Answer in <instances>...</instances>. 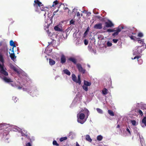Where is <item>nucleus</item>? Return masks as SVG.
I'll return each mask as SVG.
<instances>
[{"label": "nucleus", "mask_w": 146, "mask_h": 146, "mask_svg": "<svg viewBox=\"0 0 146 146\" xmlns=\"http://www.w3.org/2000/svg\"><path fill=\"white\" fill-rule=\"evenodd\" d=\"M138 36L139 37H142L143 36V34L141 32H139L138 34Z\"/></svg>", "instance_id": "37"}, {"label": "nucleus", "mask_w": 146, "mask_h": 146, "mask_svg": "<svg viewBox=\"0 0 146 146\" xmlns=\"http://www.w3.org/2000/svg\"><path fill=\"white\" fill-rule=\"evenodd\" d=\"M25 146H32V145L30 143H28L26 144Z\"/></svg>", "instance_id": "46"}, {"label": "nucleus", "mask_w": 146, "mask_h": 146, "mask_svg": "<svg viewBox=\"0 0 146 146\" xmlns=\"http://www.w3.org/2000/svg\"><path fill=\"white\" fill-rule=\"evenodd\" d=\"M131 123L133 125H135L136 124V121L135 120H132L131 121Z\"/></svg>", "instance_id": "44"}, {"label": "nucleus", "mask_w": 146, "mask_h": 146, "mask_svg": "<svg viewBox=\"0 0 146 146\" xmlns=\"http://www.w3.org/2000/svg\"><path fill=\"white\" fill-rule=\"evenodd\" d=\"M64 73L68 75H70L71 74L70 72L67 69H65L64 70Z\"/></svg>", "instance_id": "23"}, {"label": "nucleus", "mask_w": 146, "mask_h": 146, "mask_svg": "<svg viewBox=\"0 0 146 146\" xmlns=\"http://www.w3.org/2000/svg\"><path fill=\"white\" fill-rule=\"evenodd\" d=\"M78 116L79 118L78 119V121L81 123L83 124L84 121H81V120H83L84 119L85 117V115L84 113H80V114L79 115V114H78Z\"/></svg>", "instance_id": "5"}, {"label": "nucleus", "mask_w": 146, "mask_h": 146, "mask_svg": "<svg viewBox=\"0 0 146 146\" xmlns=\"http://www.w3.org/2000/svg\"><path fill=\"white\" fill-rule=\"evenodd\" d=\"M142 46L141 45V46H138L135 48L136 49L135 50L133 53V55H136L142 52V50L140 49V48Z\"/></svg>", "instance_id": "7"}, {"label": "nucleus", "mask_w": 146, "mask_h": 146, "mask_svg": "<svg viewBox=\"0 0 146 146\" xmlns=\"http://www.w3.org/2000/svg\"><path fill=\"white\" fill-rule=\"evenodd\" d=\"M129 36L130 38L131 39L133 40H135V39L136 38V37L133 36L132 35Z\"/></svg>", "instance_id": "36"}, {"label": "nucleus", "mask_w": 146, "mask_h": 146, "mask_svg": "<svg viewBox=\"0 0 146 146\" xmlns=\"http://www.w3.org/2000/svg\"><path fill=\"white\" fill-rule=\"evenodd\" d=\"M108 113L111 116H113L114 115V113L112 111L110 110H108Z\"/></svg>", "instance_id": "24"}, {"label": "nucleus", "mask_w": 146, "mask_h": 146, "mask_svg": "<svg viewBox=\"0 0 146 146\" xmlns=\"http://www.w3.org/2000/svg\"><path fill=\"white\" fill-rule=\"evenodd\" d=\"M13 100L15 102L17 101V100H18V99L16 97H13Z\"/></svg>", "instance_id": "41"}, {"label": "nucleus", "mask_w": 146, "mask_h": 146, "mask_svg": "<svg viewBox=\"0 0 146 146\" xmlns=\"http://www.w3.org/2000/svg\"><path fill=\"white\" fill-rule=\"evenodd\" d=\"M112 44L109 41H108L107 43V45L108 46H112Z\"/></svg>", "instance_id": "40"}, {"label": "nucleus", "mask_w": 146, "mask_h": 146, "mask_svg": "<svg viewBox=\"0 0 146 146\" xmlns=\"http://www.w3.org/2000/svg\"><path fill=\"white\" fill-rule=\"evenodd\" d=\"M88 66L89 68H90V65H88Z\"/></svg>", "instance_id": "58"}, {"label": "nucleus", "mask_w": 146, "mask_h": 146, "mask_svg": "<svg viewBox=\"0 0 146 146\" xmlns=\"http://www.w3.org/2000/svg\"><path fill=\"white\" fill-rule=\"evenodd\" d=\"M118 40V39H113V42L114 43H116L117 42Z\"/></svg>", "instance_id": "45"}, {"label": "nucleus", "mask_w": 146, "mask_h": 146, "mask_svg": "<svg viewBox=\"0 0 146 146\" xmlns=\"http://www.w3.org/2000/svg\"><path fill=\"white\" fill-rule=\"evenodd\" d=\"M105 27L107 28L111 27L114 26V24L110 20H108V22H106L105 23Z\"/></svg>", "instance_id": "9"}, {"label": "nucleus", "mask_w": 146, "mask_h": 146, "mask_svg": "<svg viewBox=\"0 0 146 146\" xmlns=\"http://www.w3.org/2000/svg\"><path fill=\"white\" fill-rule=\"evenodd\" d=\"M141 56H135L133 58H131L132 60L135 59L136 58L137 59V61L138 63L139 64H141L143 63V60L141 59H138L139 58H140Z\"/></svg>", "instance_id": "10"}, {"label": "nucleus", "mask_w": 146, "mask_h": 146, "mask_svg": "<svg viewBox=\"0 0 146 146\" xmlns=\"http://www.w3.org/2000/svg\"><path fill=\"white\" fill-rule=\"evenodd\" d=\"M96 17L98 19L100 20L101 21H103L104 18H102L100 16H96Z\"/></svg>", "instance_id": "39"}, {"label": "nucleus", "mask_w": 146, "mask_h": 146, "mask_svg": "<svg viewBox=\"0 0 146 146\" xmlns=\"http://www.w3.org/2000/svg\"><path fill=\"white\" fill-rule=\"evenodd\" d=\"M96 110L97 112L100 113L102 114L103 113V111L100 108H97L96 109Z\"/></svg>", "instance_id": "30"}, {"label": "nucleus", "mask_w": 146, "mask_h": 146, "mask_svg": "<svg viewBox=\"0 0 146 146\" xmlns=\"http://www.w3.org/2000/svg\"><path fill=\"white\" fill-rule=\"evenodd\" d=\"M76 67L80 72L82 74H84L85 73L86 70L82 68L81 65L80 64H76Z\"/></svg>", "instance_id": "8"}, {"label": "nucleus", "mask_w": 146, "mask_h": 146, "mask_svg": "<svg viewBox=\"0 0 146 146\" xmlns=\"http://www.w3.org/2000/svg\"><path fill=\"white\" fill-rule=\"evenodd\" d=\"M137 112L139 113V115L142 116L143 115V113L141 110H138Z\"/></svg>", "instance_id": "38"}, {"label": "nucleus", "mask_w": 146, "mask_h": 146, "mask_svg": "<svg viewBox=\"0 0 146 146\" xmlns=\"http://www.w3.org/2000/svg\"><path fill=\"white\" fill-rule=\"evenodd\" d=\"M98 13H96V14H98Z\"/></svg>", "instance_id": "62"}, {"label": "nucleus", "mask_w": 146, "mask_h": 146, "mask_svg": "<svg viewBox=\"0 0 146 146\" xmlns=\"http://www.w3.org/2000/svg\"><path fill=\"white\" fill-rule=\"evenodd\" d=\"M121 31V29L119 28V27L116 28H114L113 29H108L107 30V32H113L114 33L112 34V35L114 37H115L117 36L119 33Z\"/></svg>", "instance_id": "3"}, {"label": "nucleus", "mask_w": 146, "mask_h": 146, "mask_svg": "<svg viewBox=\"0 0 146 146\" xmlns=\"http://www.w3.org/2000/svg\"><path fill=\"white\" fill-rule=\"evenodd\" d=\"M22 136H23L25 137H27V138L28 139H29L30 140H31L30 138V137L27 133V134H24V133H22Z\"/></svg>", "instance_id": "28"}, {"label": "nucleus", "mask_w": 146, "mask_h": 146, "mask_svg": "<svg viewBox=\"0 0 146 146\" xmlns=\"http://www.w3.org/2000/svg\"><path fill=\"white\" fill-rule=\"evenodd\" d=\"M0 61L1 62V63H0V73L5 76H8V73L6 71V69L4 64V60L3 56L1 53H0Z\"/></svg>", "instance_id": "2"}, {"label": "nucleus", "mask_w": 146, "mask_h": 146, "mask_svg": "<svg viewBox=\"0 0 146 146\" xmlns=\"http://www.w3.org/2000/svg\"><path fill=\"white\" fill-rule=\"evenodd\" d=\"M2 127V129H3L7 128L6 126L5 125H3L2 123L0 124V127Z\"/></svg>", "instance_id": "33"}, {"label": "nucleus", "mask_w": 146, "mask_h": 146, "mask_svg": "<svg viewBox=\"0 0 146 146\" xmlns=\"http://www.w3.org/2000/svg\"><path fill=\"white\" fill-rule=\"evenodd\" d=\"M10 54V56L12 60L13 61L16 58V56H15L14 52L10 53L9 52Z\"/></svg>", "instance_id": "15"}, {"label": "nucleus", "mask_w": 146, "mask_h": 146, "mask_svg": "<svg viewBox=\"0 0 146 146\" xmlns=\"http://www.w3.org/2000/svg\"><path fill=\"white\" fill-rule=\"evenodd\" d=\"M84 85L86 86H90L91 84V82H89L85 80H84Z\"/></svg>", "instance_id": "20"}, {"label": "nucleus", "mask_w": 146, "mask_h": 146, "mask_svg": "<svg viewBox=\"0 0 146 146\" xmlns=\"http://www.w3.org/2000/svg\"><path fill=\"white\" fill-rule=\"evenodd\" d=\"M61 62L62 64L64 63L66 61L65 57L64 55H62L61 57Z\"/></svg>", "instance_id": "17"}, {"label": "nucleus", "mask_w": 146, "mask_h": 146, "mask_svg": "<svg viewBox=\"0 0 146 146\" xmlns=\"http://www.w3.org/2000/svg\"><path fill=\"white\" fill-rule=\"evenodd\" d=\"M10 68L11 69H13L14 71L16 72L18 74L19 73V72L17 69L14 65L11 64H10Z\"/></svg>", "instance_id": "14"}, {"label": "nucleus", "mask_w": 146, "mask_h": 146, "mask_svg": "<svg viewBox=\"0 0 146 146\" xmlns=\"http://www.w3.org/2000/svg\"><path fill=\"white\" fill-rule=\"evenodd\" d=\"M14 48H12V50H11L12 53L14 52Z\"/></svg>", "instance_id": "52"}, {"label": "nucleus", "mask_w": 146, "mask_h": 146, "mask_svg": "<svg viewBox=\"0 0 146 146\" xmlns=\"http://www.w3.org/2000/svg\"><path fill=\"white\" fill-rule=\"evenodd\" d=\"M49 64L51 66H52L54 65L55 63V62L53 59L49 58Z\"/></svg>", "instance_id": "18"}, {"label": "nucleus", "mask_w": 146, "mask_h": 146, "mask_svg": "<svg viewBox=\"0 0 146 146\" xmlns=\"http://www.w3.org/2000/svg\"><path fill=\"white\" fill-rule=\"evenodd\" d=\"M78 80H77V78L76 76L74 74H72V80L76 83H78L80 85L81 84V81L80 80V75L78 76Z\"/></svg>", "instance_id": "4"}, {"label": "nucleus", "mask_w": 146, "mask_h": 146, "mask_svg": "<svg viewBox=\"0 0 146 146\" xmlns=\"http://www.w3.org/2000/svg\"><path fill=\"white\" fill-rule=\"evenodd\" d=\"M67 139V137H65L61 138L60 139V141L62 142L64 140H66Z\"/></svg>", "instance_id": "29"}, {"label": "nucleus", "mask_w": 146, "mask_h": 146, "mask_svg": "<svg viewBox=\"0 0 146 146\" xmlns=\"http://www.w3.org/2000/svg\"><path fill=\"white\" fill-rule=\"evenodd\" d=\"M68 7H65V8H64V10H66V9H68Z\"/></svg>", "instance_id": "56"}, {"label": "nucleus", "mask_w": 146, "mask_h": 146, "mask_svg": "<svg viewBox=\"0 0 146 146\" xmlns=\"http://www.w3.org/2000/svg\"><path fill=\"white\" fill-rule=\"evenodd\" d=\"M2 79L4 81L7 83L12 82H13L10 78H7L5 76Z\"/></svg>", "instance_id": "13"}, {"label": "nucleus", "mask_w": 146, "mask_h": 146, "mask_svg": "<svg viewBox=\"0 0 146 146\" xmlns=\"http://www.w3.org/2000/svg\"><path fill=\"white\" fill-rule=\"evenodd\" d=\"M83 89L86 91H87L88 90V88L87 86H85L84 85L82 86Z\"/></svg>", "instance_id": "31"}, {"label": "nucleus", "mask_w": 146, "mask_h": 146, "mask_svg": "<svg viewBox=\"0 0 146 146\" xmlns=\"http://www.w3.org/2000/svg\"><path fill=\"white\" fill-rule=\"evenodd\" d=\"M88 43V41L86 39L84 40V43L85 45H87Z\"/></svg>", "instance_id": "43"}, {"label": "nucleus", "mask_w": 146, "mask_h": 146, "mask_svg": "<svg viewBox=\"0 0 146 146\" xmlns=\"http://www.w3.org/2000/svg\"><path fill=\"white\" fill-rule=\"evenodd\" d=\"M19 89H21V87H19Z\"/></svg>", "instance_id": "59"}, {"label": "nucleus", "mask_w": 146, "mask_h": 146, "mask_svg": "<svg viewBox=\"0 0 146 146\" xmlns=\"http://www.w3.org/2000/svg\"><path fill=\"white\" fill-rule=\"evenodd\" d=\"M58 1L57 0H56L54 1L53 3V5H52V7H54V5H56L58 4Z\"/></svg>", "instance_id": "35"}, {"label": "nucleus", "mask_w": 146, "mask_h": 146, "mask_svg": "<svg viewBox=\"0 0 146 146\" xmlns=\"http://www.w3.org/2000/svg\"><path fill=\"white\" fill-rule=\"evenodd\" d=\"M80 14L79 12H78L76 13L77 16L79 17V16H80Z\"/></svg>", "instance_id": "49"}, {"label": "nucleus", "mask_w": 146, "mask_h": 146, "mask_svg": "<svg viewBox=\"0 0 146 146\" xmlns=\"http://www.w3.org/2000/svg\"><path fill=\"white\" fill-rule=\"evenodd\" d=\"M84 111V112L85 113H87V117H88L89 115V111L86 108H85L84 110H82L81 111H80L79 113L81 112H83Z\"/></svg>", "instance_id": "16"}, {"label": "nucleus", "mask_w": 146, "mask_h": 146, "mask_svg": "<svg viewBox=\"0 0 146 146\" xmlns=\"http://www.w3.org/2000/svg\"><path fill=\"white\" fill-rule=\"evenodd\" d=\"M97 140L99 141H101L103 139V137L101 135H99L97 137Z\"/></svg>", "instance_id": "27"}, {"label": "nucleus", "mask_w": 146, "mask_h": 146, "mask_svg": "<svg viewBox=\"0 0 146 146\" xmlns=\"http://www.w3.org/2000/svg\"><path fill=\"white\" fill-rule=\"evenodd\" d=\"M61 5H63L64 6V4H63V3H61L60 5L58 6V9H59L60 7V6Z\"/></svg>", "instance_id": "47"}, {"label": "nucleus", "mask_w": 146, "mask_h": 146, "mask_svg": "<svg viewBox=\"0 0 146 146\" xmlns=\"http://www.w3.org/2000/svg\"><path fill=\"white\" fill-rule=\"evenodd\" d=\"M75 21L73 19L71 20L70 22V25L73 24L74 25V23Z\"/></svg>", "instance_id": "42"}, {"label": "nucleus", "mask_w": 146, "mask_h": 146, "mask_svg": "<svg viewBox=\"0 0 146 146\" xmlns=\"http://www.w3.org/2000/svg\"><path fill=\"white\" fill-rule=\"evenodd\" d=\"M3 125H5L7 127V128L3 129L2 127H0V130H2V131L0 132V133H3V135H7L9 133V129L8 128V127L6 126V125L3 124Z\"/></svg>", "instance_id": "6"}, {"label": "nucleus", "mask_w": 146, "mask_h": 146, "mask_svg": "<svg viewBox=\"0 0 146 146\" xmlns=\"http://www.w3.org/2000/svg\"><path fill=\"white\" fill-rule=\"evenodd\" d=\"M53 145H56V146H59V145L58 144L56 141V140H54L53 141Z\"/></svg>", "instance_id": "34"}, {"label": "nucleus", "mask_w": 146, "mask_h": 146, "mask_svg": "<svg viewBox=\"0 0 146 146\" xmlns=\"http://www.w3.org/2000/svg\"><path fill=\"white\" fill-rule=\"evenodd\" d=\"M10 44L11 46H12L13 47V48H16V45L15 44V43L13 41V40H11L10 41Z\"/></svg>", "instance_id": "21"}, {"label": "nucleus", "mask_w": 146, "mask_h": 146, "mask_svg": "<svg viewBox=\"0 0 146 146\" xmlns=\"http://www.w3.org/2000/svg\"><path fill=\"white\" fill-rule=\"evenodd\" d=\"M47 33H48V34H50V32H49V30H47Z\"/></svg>", "instance_id": "55"}, {"label": "nucleus", "mask_w": 146, "mask_h": 146, "mask_svg": "<svg viewBox=\"0 0 146 146\" xmlns=\"http://www.w3.org/2000/svg\"><path fill=\"white\" fill-rule=\"evenodd\" d=\"M75 9H73V10L72 11H74Z\"/></svg>", "instance_id": "60"}, {"label": "nucleus", "mask_w": 146, "mask_h": 146, "mask_svg": "<svg viewBox=\"0 0 146 146\" xmlns=\"http://www.w3.org/2000/svg\"><path fill=\"white\" fill-rule=\"evenodd\" d=\"M46 13H45V14H44V15H46Z\"/></svg>", "instance_id": "61"}, {"label": "nucleus", "mask_w": 146, "mask_h": 146, "mask_svg": "<svg viewBox=\"0 0 146 146\" xmlns=\"http://www.w3.org/2000/svg\"><path fill=\"white\" fill-rule=\"evenodd\" d=\"M126 130L127 131H128L129 133V134H131V132H130V131L129 130V129L128 128H127V129H126Z\"/></svg>", "instance_id": "48"}, {"label": "nucleus", "mask_w": 146, "mask_h": 146, "mask_svg": "<svg viewBox=\"0 0 146 146\" xmlns=\"http://www.w3.org/2000/svg\"><path fill=\"white\" fill-rule=\"evenodd\" d=\"M58 11V9L56 11H55V12H56V13Z\"/></svg>", "instance_id": "57"}, {"label": "nucleus", "mask_w": 146, "mask_h": 146, "mask_svg": "<svg viewBox=\"0 0 146 146\" xmlns=\"http://www.w3.org/2000/svg\"><path fill=\"white\" fill-rule=\"evenodd\" d=\"M108 90L106 88H104L102 90V94L104 95H106L108 94Z\"/></svg>", "instance_id": "25"}, {"label": "nucleus", "mask_w": 146, "mask_h": 146, "mask_svg": "<svg viewBox=\"0 0 146 146\" xmlns=\"http://www.w3.org/2000/svg\"><path fill=\"white\" fill-rule=\"evenodd\" d=\"M89 28H88V27L87 28V30H86V32H87V31H89Z\"/></svg>", "instance_id": "53"}, {"label": "nucleus", "mask_w": 146, "mask_h": 146, "mask_svg": "<svg viewBox=\"0 0 146 146\" xmlns=\"http://www.w3.org/2000/svg\"><path fill=\"white\" fill-rule=\"evenodd\" d=\"M33 6L36 12H40V11H45V8H48L47 7H44L43 5L38 0L34 1Z\"/></svg>", "instance_id": "1"}, {"label": "nucleus", "mask_w": 146, "mask_h": 146, "mask_svg": "<svg viewBox=\"0 0 146 146\" xmlns=\"http://www.w3.org/2000/svg\"><path fill=\"white\" fill-rule=\"evenodd\" d=\"M120 127V125H117V127L118 128H119Z\"/></svg>", "instance_id": "54"}, {"label": "nucleus", "mask_w": 146, "mask_h": 146, "mask_svg": "<svg viewBox=\"0 0 146 146\" xmlns=\"http://www.w3.org/2000/svg\"><path fill=\"white\" fill-rule=\"evenodd\" d=\"M94 28L95 29H101L102 28V24L101 23H98L95 25Z\"/></svg>", "instance_id": "11"}, {"label": "nucleus", "mask_w": 146, "mask_h": 146, "mask_svg": "<svg viewBox=\"0 0 146 146\" xmlns=\"http://www.w3.org/2000/svg\"><path fill=\"white\" fill-rule=\"evenodd\" d=\"M142 123L146 126V117H144L142 121Z\"/></svg>", "instance_id": "26"}, {"label": "nucleus", "mask_w": 146, "mask_h": 146, "mask_svg": "<svg viewBox=\"0 0 146 146\" xmlns=\"http://www.w3.org/2000/svg\"><path fill=\"white\" fill-rule=\"evenodd\" d=\"M68 60L69 61L72 62L74 64L76 65L77 60L74 58L70 57L68 59Z\"/></svg>", "instance_id": "12"}, {"label": "nucleus", "mask_w": 146, "mask_h": 146, "mask_svg": "<svg viewBox=\"0 0 146 146\" xmlns=\"http://www.w3.org/2000/svg\"><path fill=\"white\" fill-rule=\"evenodd\" d=\"M56 12H54L53 13V15H56Z\"/></svg>", "instance_id": "51"}, {"label": "nucleus", "mask_w": 146, "mask_h": 146, "mask_svg": "<svg viewBox=\"0 0 146 146\" xmlns=\"http://www.w3.org/2000/svg\"><path fill=\"white\" fill-rule=\"evenodd\" d=\"M54 29L56 31H62V30L60 28H59L57 26H55Z\"/></svg>", "instance_id": "22"}, {"label": "nucleus", "mask_w": 146, "mask_h": 146, "mask_svg": "<svg viewBox=\"0 0 146 146\" xmlns=\"http://www.w3.org/2000/svg\"><path fill=\"white\" fill-rule=\"evenodd\" d=\"M76 146H80L77 142H76Z\"/></svg>", "instance_id": "50"}, {"label": "nucleus", "mask_w": 146, "mask_h": 146, "mask_svg": "<svg viewBox=\"0 0 146 146\" xmlns=\"http://www.w3.org/2000/svg\"><path fill=\"white\" fill-rule=\"evenodd\" d=\"M86 139L87 141L90 142H91L92 140L90 135H87L86 136Z\"/></svg>", "instance_id": "19"}, {"label": "nucleus", "mask_w": 146, "mask_h": 146, "mask_svg": "<svg viewBox=\"0 0 146 146\" xmlns=\"http://www.w3.org/2000/svg\"><path fill=\"white\" fill-rule=\"evenodd\" d=\"M138 39L137 41L138 42L142 44V45L143 46L142 44H144L143 41L142 40H140V38H138Z\"/></svg>", "instance_id": "32"}]
</instances>
